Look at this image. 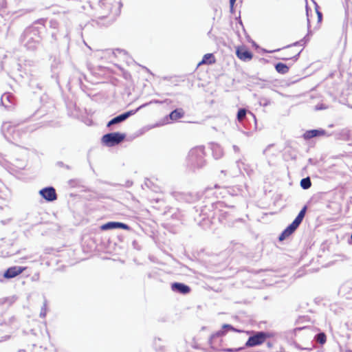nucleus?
<instances>
[{
	"label": "nucleus",
	"instance_id": "obj_35",
	"mask_svg": "<svg viewBox=\"0 0 352 352\" xmlns=\"http://www.w3.org/2000/svg\"><path fill=\"white\" fill-rule=\"evenodd\" d=\"M98 182L100 184H105L110 185V186H119V185H120L119 184H117V183L109 182L104 181V180H102V179H98Z\"/></svg>",
	"mask_w": 352,
	"mask_h": 352
},
{
	"label": "nucleus",
	"instance_id": "obj_59",
	"mask_svg": "<svg viewBox=\"0 0 352 352\" xmlns=\"http://www.w3.org/2000/svg\"><path fill=\"white\" fill-rule=\"evenodd\" d=\"M18 352H26L25 349H19Z\"/></svg>",
	"mask_w": 352,
	"mask_h": 352
},
{
	"label": "nucleus",
	"instance_id": "obj_30",
	"mask_svg": "<svg viewBox=\"0 0 352 352\" xmlns=\"http://www.w3.org/2000/svg\"><path fill=\"white\" fill-rule=\"evenodd\" d=\"M59 36H61L62 42L64 44L68 45L69 43V32H67V30H66L65 32L63 34L60 33Z\"/></svg>",
	"mask_w": 352,
	"mask_h": 352
},
{
	"label": "nucleus",
	"instance_id": "obj_40",
	"mask_svg": "<svg viewBox=\"0 0 352 352\" xmlns=\"http://www.w3.org/2000/svg\"><path fill=\"white\" fill-rule=\"evenodd\" d=\"M230 3V12L233 14L235 12V3H232V2H229Z\"/></svg>",
	"mask_w": 352,
	"mask_h": 352
},
{
	"label": "nucleus",
	"instance_id": "obj_46",
	"mask_svg": "<svg viewBox=\"0 0 352 352\" xmlns=\"http://www.w3.org/2000/svg\"><path fill=\"white\" fill-rule=\"evenodd\" d=\"M308 163H309V164H312V165H315V164H316V162H315V161H314V159H312V158H309V159H308Z\"/></svg>",
	"mask_w": 352,
	"mask_h": 352
},
{
	"label": "nucleus",
	"instance_id": "obj_44",
	"mask_svg": "<svg viewBox=\"0 0 352 352\" xmlns=\"http://www.w3.org/2000/svg\"><path fill=\"white\" fill-rule=\"evenodd\" d=\"M116 51L118 52L119 53H124V54H127L126 51L122 49L117 48L116 49Z\"/></svg>",
	"mask_w": 352,
	"mask_h": 352
},
{
	"label": "nucleus",
	"instance_id": "obj_4",
	"mask_svg": "<svg viewBox=\"0 0 352 352\" xmlns=\"http://www.w3.org/2000/svg\"><path fill=\"white\" fill-rule=\"evenodd\" d=\"M228 331H234L237 333H242L241 329L235 328L233 325L230 324H223L221 329L215 333H212L209 338V344L210 347L218 351H221L222 346V337L226 335Z\"/></svg>",
	"mask_w": 352,
	"mask_h": 352
},
{
	"label": "nucleus",
	"instance_id": "obj_28",
	"mask_svg": "<svg viewBox=\"0 0 352 352\" xmlns=\"http://www.w3.org/2000/svg\"><path fill=\"white\" fill-rule=\"evenodd\" d=\"M212 154L216 160L219 159L222 156L223 153L221 147L219 145L216 144L213 146Z\"/></svg>",
	"mask_w": 352,
	"mask_h": 352
},
{
	"label": "nucleus",
	"instance_id": "obj_20",
	"mask_svg": "<svg viewBox=\"0 0 352 352\" xmlns=\"http://www.w3.org/2000/svg\"><path fill=\"white\" fill-rule=\"evenodd\" d=\"M170 289L173 292L182 295H187L191 292V288L189 285L181 282L172 283L170 284Z\"/></svg>",
	"mask_w": 352,
	"mask_h": 352
},
{
	"label": "nucleus",
	"instance_id": "obj_11",
	"mask_svg": "<svg viewBox=\"0 0 352 352\" xmlns=\"http://www.w3.org/2000/svg\"><path fill=\"white\" fill-rule=\"evenodd\" d=\"M185 115V111L182 108H176L171 111L167 116H166L160 123H156L155 126H162L169 124L170 122H175L180 118H182Z\"/></svg>",
	"mask_w": 352,
	"mask_h": 352
},
{
	"label": "nucleus",
	"instance_id": "obj_32",
	"mask_svg": "<svg viewBox=\"0 0 352 352\" xmlns=\"http://www.w3.org/2000/svg\"><path fill=\"white\" fill-rule=\"evenodd\" d=\"M46 314H47V301L45 300L41 310L40 317L41 318H43L46 316Z\"/></svg>",
	"mask_w": 352,
	"mask_h": 352
},
{
	"label": "nucleus",
	"instance_id": "obj_34",
	"mask_svg": "<svg viewBox=\"0 0 352 352\" xmlns=\"http://www.w3.org/2000/svg\"><path fill=\"white\" fill-rule=\"evenodd\" d=\"M260 104L263 105L264 107H267V105L270 104L271 101L270 99H267L266 98H261L260 100Z\"/></svg>",
	"mask_w": 352,
	"mask_h": 352
},
{
	"label": "nucleus",
	"instance_id": "obj_33",
	"mask_svg": "<svg viewBox=\"0 0 352 352\" xmlns=\"http://www.w3.org/2000/svg\"><path fill=\"white\" fill-rule=\"evenodd\" d=\"M30 86L34 89V87L38 89H42V85L39 82H37L36 80H32L30 82Z\"/></svg>",
	"mask_w": 352,
	"mask_h": 352
},
{
	"label": "nucleus",
	"instance_id": "obj_63",
	"mask_svg": "<svg viewBox=\"0 0 352 352\" xmlns=\"http://www.w3.org/2000/svg\"><path fill=\"white\" fill-rule=\"evenodd\" d=\"M144 68L146 69V70H147L148 72H150V71H149V69L148 68H146V67H144Z\"/></svg>",
	"mask_w": 352,
	"mask_h": 352
},
{
	"label": "nucleus",
	"instance_id": "obj_60",
	"mask_svg": "<svg viewBox=\"0 0 352 352\" xmlns=\"http://www.w3.org/2000/svg\"><path fill=\"white\" fill-rule=\"evenodd\" d=\"M148 182H150V181L148 179H147V181H146L145 183H144L145 185L147 186H148Z\"/></svg>",
	"mask_w": 352,
	"mask_h": 352
},
{
	"label": "nucleus",
	"instance_id": "obj_18",
	"mask_svg": "<svg viewBox=\"0 0 352 352\" xmlns=\"http://www.w3.org/2000/svg\"><path fill=\"white\" fill-rule=\"evenodd\" d=\"M26 268V267L23 266H11L4 271L3 277L6 279L13 278L23 272Z\"/></svg>",
	"mask_w": 352,
	"mask_h": 352
},
{
	"label": "nucleus",
	"instance_id": "obj_55",
	"mask_svg": "<svg viewBox=\"0 0 352 352\" xmlns=\"http://www.w3.org/2000/svg\"><path fill=\"white\" fill-rule=\"evenodd\" d=\"M52 37L54 40H57V39H58L56 34H54V33L52 34Z\"/></svg>",
	"mask_w": 352,
	"mask_h": 352
},
{
	"label": "nucleus",
	"instance_id": "obj_7",
	"mask_svg": "<svg viewBox=\"0 0 352 352\" xmlns=\"http://www.w3.org/2000/svg\"><path fill=\"white\" fill-rule=\"evenodd\" d=\"M236 119L239 123L245 129H256V119L255 115L245 108L238 109Z\"/></svg>",
	"mask_w": 352,
	"mask_h": 352
},
{
	"label": "nucleus",
	"instance_id": "obj_64",
	"mask_svg": "<svg viewBox=\"0 0 352 352\" xmlns=\"http://www.w3.org/2000/svg\"><path fill=\"white\" fill-rule=\"evenodd\" d=\"M236 221H242V219H238Z\"/></svg>",
	"mask_w": 352,
	"mask_h": 352
},
{
	"label": "nucleus",
	"instance_id": "obj_9",
	"mask_svg": "<svg viewBox=\"0 0 352 352\" xmlns=\"http://www.w3.org/2000/svg\"><path fill=\"white\" fill-rule=\"evenodd\" d=\"M308 9H309V7L307 6V4L306 5V12H307V29H308V31H307V34L302 38L300 39V41H296L292 44H289V45H287L282 48H278V49H276V50H265L263 49V52L265 53H274V52H279L280 50H283V49H287V48H290L292 47H294V46H305L306 44L309 41V39H310V36H311L312 34V32L311 30H310V28H311V24H310V21H309V16H308Z\"/></svg>",
	"mask_w": 352,
	"mask_h": 352
},
{
	"label": "nucleus",
	"instance_id": "obj_13",
	"mask_svg": "<svg viewBox=\"0 0 352 352\" xmlns=\"http://www.w3.org/2000/svg\"><path fill=\"white\" fill-rule=\"evenodd\" d=\"M221 208L219 207L211 214H212V223L217 220L221 224L230 226V223L232 222L231 214L228 212L221 210Z\"/></svg>",
	"mask_w": 352,
	"mask_h": 352
},
{
	"label": "nucleus",
	"instance_id": "obj_41",
	"mask_svg": "<svg viewBox=\"0 0 352 352\" xmlns=\"http://www.w3.org/2000/svg\"><path fill=\"white\" fill-rule=\"evenodd\" d=\"M5 96L6 97V98H7V100H8V101H10V98H12V95H10V94H4V95H3V96H1V104H3V98Z\"/></svg>",
	"mask_w": 352,
	"mask_h": 352
},
{
	"label": "nucleus",
	"instance_id": "obj_56",
	"mask_svg": "<svg viewBox=\"0 0 352 352\" xmlns=\"http://www.w3.org/2000/svg\"><path fill=\"white\" fill-rule=\"evenodd\" d=\"M252 45L254 47H258V45L256 42H254L253 41H252Z\"/></svg>",
	"mask_w": 352,
	"mask_h": 352
},
{
	"label": "nucleus",
	"instance_id": "obj_5",
	"mask_svg": "<svg viewBox=\"0 0 352 352\" xmlns=\"http://www.w3.org/2000/svg\"><path fill=\"white\" fill-rule=\"evenodd\" d=\"M307 210V206L305 205L296 218L293 220V221L289 223L279 234L278 239V241L282 242L289 238L294 232L297 230V228L300 226L301 223L302 222L306 214Z\"/></svg>",
	"mask_w": 352,
	"mask_h": 352
},
{
	"label": "nucleus",
	"instance_id": "obj_29",
	"mask_svg": "<svg viewBox=\"0 0 352 352\" xmlns=\"http://www.w3.org/2000/svg\"><path fill=\"white\" fill-rule=\"evenodd\" d=\"M302 50H303L302 49L300 50L296 54H295L294 56H293L292 57L277 58V59H280V60H285V61L292 60L293 62H296L299 59L300 53L302 52Z\"/></svg>",
	"mask_w": 352,
	"mask_h": 352
},
{
	"label": "nucleus",
	"instance_id": "obj_22",
	"mask_svg": "<svg viewBox=\"0 0 352 352\" xmlns=\"http://www.w3.org/2000/svg\"><path fill=\"white\" fill-rule=\"evenodd\" d=\"M216 62L215 57L213 54L208 53L204 55L202 60L198 64L199 65L204 64V65H212Z\"/></svg>",
	"mask_w": 352,
	"mask_h": 352
},
{
	"label": "nucleus",
	"instance_id": "obj_27",
	"mask_svg": "<svg viewBox=\"0 0 352 352\" xmlns=\"http://www.w3.org/2000/svg\"><path fill=\"white\" fill-rule=\"evenodd\" d=\"M315 340L320 344H324L327 341V336L324 333L320 332L315 336Z\"/></svg>",
	"mask_w": 352,
	"mask_h": 352
},
{
	"label": "nucleus",
	"instance_id": "obj_19",
	"mask_svg": "<svg viewBox=\"0 0 352 352\" xmlns=\"http://www.w3.org/2000/svg\"><path fill=\"white\" fill-rule=\"evenodd\" d=\"M329 136V134H327V132L326 130L318 128V129H309L307 130L302 135V138L305 140H309L311 138H318V137H322V136Z\"/></svg>",
	"mask_w": 352,
	"mask_h": 352
},
{
	"label": "nucleus",
	"instance_id": "obj_21",
	"mask_svg": "<svg viewBox=\"0 0 352 352\" xmlns=\"http://www.w3.org/2000/svg\"><path fill=\"white\" fill-rule=\"evenodd\" d=\"M291 64H286L283 62H278L274 64L275 70L280 74L288 73Z\"/></svg>",
	"mask_w": 352,
	"mask_h": 352
},
{
	"label": "nucleus",
	"instance_id": "obj_53",
	"mask_svg": "<svg viewBox=\"0 0 352 352\" xmlns=\"http://www.w3.org/2000/svg\"><path fill=\"white\" fill-rule=\"evenodd\" d=\"M295 346H296V348H298V349H300V350L304 349L303 348H302V347L300 346V344H297V343H296V344H295Z\"/></svg>",
	"mask_w": 352,
	"mask_h": 352
},
{
	"label": "nucleus",
	"instance_id": "obj_14",
	"mask_svg": "<svg viewBox=\"0 0 352 352\" xmlns=\"http://www.w3.org/2000/svg\"><path fill=\"white\" fill-rule=\"evenodd\" d=\"M39 195L47 202H52L57 199L58 195L56 189L52 186H46L38 191Z\"/></svg>",
	"mask_w": 352,
	"mask_h": 352
},
{
	"label": "nucleus",
	"instance_id": "obj_51",
	"mask_svg": "<svg viewBox=\"0 0 352 352\" xmlns=\"http://www.w3.org/2000/svg\"><path fill=\"white\" fill-rule=\"evenodd\" d=\"M137 245H138V243H137V241H133V248H135V249H138V248H137Z\"/></svg>",
	"mask_w": 352,
	"mask_h": 352
},
{
	"label": "nucleus",
	"instance_id": "obj_31",
	"mask_svg": "<svg viewBox=\"0 0 352 352\" xmlns=\"http://www.w3.org/2000/svg\"><path fill=\"white\" fill-rule=\"evenodd\" d=\"M245 349V347H244V345H243V346L237 347V348H223L221 350V351H224V352H239V351H243Z\"/></svg>",
	"mask_w": 352,
	"mask_h": 352
},
{
	"label": "nucleus",
	"instance_id": "obj_6",
	"mask_svg": "<svg viewBox=\"0 0 352 352\" xmlns=\"http://www.w3.org/2000/svg\"><path fill=\"white\" fill-rule=\"evenodd\" d=\"M241 331L249 335V338L244 344L245 349L260 346L272 336L271 333L265 331Z\"/></svg>",
	"mask_w": 352,
	"mask_h": 352
},
{
	"label": "nucleus",
	"instance_id": "obj_62",
	"mask_svg": "<svg viewBox=\"0 0 352 352\" xmlns=\"http://www.w3.org/2000/svg\"><path fill=\"white\" fill-rule=\"evenodd\" d=\"M104 16H100V17H99V19H104Z\"/></svg>",
	"mask_w": 352,
	"mask_h": 352
},
{
	"label": "nucleus",
	"instance_id": "obj_54",
	"mask_svg": "<svg viewBox=\"0 0 352 352\" xmlns=\"http://www.w3.org/2000/svg\"><path fill=\"white\" fill-rule=\"evenodd\" d=\"M41 112V111L40 109H38L36 110L34 113L33 114V116H35V115H37V114H40V113Z\"/></svg>",
	"mask_w": 352,
	"mask_h": 352
},
{
	"label": "nucleus",
	"instance_id": "obj_26",
	"mask_svg": "<svg viewBox=\"0 0 352 352\" xmlns=\"http://www.w3.org/2000/svg\"><path fill=\"white\" fill-rule=\"evenodd\" d=\"M300 186L303 190H307L311 186V181L309 177H306L300 180Z\"/></svg>",
	"mask_w": 352,
	"mask_h": 352
},
{
	"label": "nucleus",
	"instance_id": "obj_47",
	"mask_svg": "<svg viewBox=\"0 0 352 352\" xmlns=\"http://www.w3.org/2000/svg\"><path fill=\"white\" fill-rule=\"evenodd\" d=\"M4 327H7V324L6 322H0V332L3 331L2 328Z\"/></svg>",
	"mask_w": 352,
	"mask_h": 352
},
{
	"label": "nucleus",
	"instance_id": "obj_2",
	"mask_svg": "<svg viewBox=\"0 0 352 352\" xmlns=\"http://www.w3.org/2000/svg\"><path fill=\"white\" fill-rule=\"evenodd\" d=\"M223 205V202L217 201L210 203L209 206L205 205L201 206L199 209L197 208V206H195L194 209L196 212H200L199 214V219H197V217H195V220L197 222V224L204 229L209 228L212 223V214H210L214 212V210L218 209L219 207H222Z\"/></svg>",
	"mask_w": 352,
	"mask_h": 352
},
{
	"label": "nucleus",
	"instance_id": "obj_38",
	"mask_svg": "<svg viewBox=\"0 0 352 352\" xmlns=\"http://www.w3.org/2000/svg\"><path fill=\"white\" fill-rule=\"evenodd\" d=\"M312 1H313V2L315 3L316 6V7H318L317 3H316L314 0H312ZM316 12H317V15H318V20L320 21V20H321V19H322V13H321L320 11H318V10H317V8H316Z\"/></svg>",
	"mask_w": 352,
	"mask_h": 352
},
{
	"label": "nucleus",
	"instance_id": "obj_50",
	"mask_svg": "<svg viewBox=\"0 0 352 352\" xmlns=\"http://www.w3.org/2000/svg\"><path fill=\"white\" fill-rule=\"evenodd\" d=\"M233 149L235 152H238L239 151V146H236V145H234L233 146Z\"/></svg>",
	"mask_w": 352,
	"mask_h": 352
},
{
	"label": "nucleus",
	"instance_id": "obj_36",
	"mask_svg": "<svg viewBox=\"0 0 352 352\" xmlns=\"http://www.w3.org/2000/svg\"><path fill=\"white\" fill-rule=\"evenodd\" d=\"M56 166L58 167H64L67 170H69L71 167L69 165L65 164L63 162L58 161L56 162Z\"/></svg>",
	"mask_w": 352,
	"mask_h": 352
},
{
	"label": "nucleus",
	"instance_id": "obj_48",
	"mask_svg": "<svg viewBox=\"0 0 352 352\" xmlns=\"http://www.w3.org/2000/svg\"><path fill=\"white\" fill-rule=\"evenodd\" d=\"M289 156H290L291 160H296L297 158V155L296 154H294V155L289 154Z\"/></svg>",
	"mask_w": 352,
	"mask_h": 352
},
{
	"label": "nucleus",
	"instance_id": "obj_24",
	"mask_svg": "<svg viewBox=\"0 0 352 352\" xmlns=\"http://www.w3.org/2000/svg\"><path fill=\"white\" fill-rule=\"evenodd\" d=\"M163 214L166 216L167 219H168V217L173 219H177L179 216L177 212V209L171 207H170L167 210H165Z\"/></svg>",
	"mask_w": 352,
	"mask_h": 352
},
{
	"label": "nucleus",
	"instance_id": "obj_52",
	"mask_svg": "<svg viewBox=\"0 0 352 352\" xmlns=\"http://www.w3.org/2000/svg\"><path fill=\"white\" fill-rule=\"evenodd\" d=\"M272 345H273V344H272V342L269 341V342H267V346L268 348H270V349L272 348Z\"/></svg>",
	"mask_w": 352,
	"mask_h": 352
},
{
	"label": "nucleus",
	"instance_id": "obj_1",
	"mask_svg": "<svg viewBox=\"0 0 352 352\" xmlns=\"http://www.w3.org/2000/svg\"><path fill=\"white\" fill-rule=\"evenodd\" d=\"M45 22L44 19H38L27 27L21 34L19 42L27 50L34 52L41 45V34L45 29Z\"/></svg>",
	"mask_w": 352,
	"mask_h": 352
},
{
	"label": "nucleus",
	"instance_id": "obj_58",
	"mask_svg": "<svg viewBox=\"0 0 352 352\" xmlns=\"http://www.w3.org/2000/svg\"><path fill=\"white\" fill-rule=\"evenodd\" d=\"M45 115V112L44 111H42V113H41L38 116L39 117H42Z\"/></svg>",
	"mask_w": 352,
	"mask_h": 352
},
{
	"label": "nucleus",
	"instance_id": "obj_23",
	"mask_svg": "<svg viewBox=\"0 0 352 352\" xmlns=\"http://www.w3.org/2000/svg\"><path fill=\"white\" fill-rule=\"evenodd\" d=\"M337 138L343 141H349L351 140L350 131L348 129H342L337 135Z\"/></svg>",
	"mask_w": 352,
	"mask_h": 352
},
{
	"label": "nucleus",
	"instance_id": "obj_8",
	"mask_svg": "<svg viewBox=\"0 0 352 352\" xmlns=\"http://www.w3.org/2000/svg\"><path fill=\"white\" fill-rule=\"evenodd\" d=\"M126 137V134L125 133L110 132L102 136L101 143L105 146L113 147L122 142Z\"/></svg>",
	"mask_w": 352,
	"mask_h": 352
},
{
	"label": "nucleus",
	"instance_id": "obj_17",
	"mask_svg": "<svg viewBox=\"0 0 352 352\" xmlns=\"http://www.w3.org/2000/svg\"><path fill=\"white\" fill-rule=\"evenodd\" d=\"M10 72L16 78H23L28 74L26 69L16 60H12Z\"/></svg>",
	"mask_w": 352,
	"mask_h": 352
},
{
	"label": "nucleus",
	"instance_id": "obj_61",
	"mask_svg": "<svg viewBox=\"0 0 352 352\" xmlns=\"http://www.w3.org/2000/svg\"><path fill=\"white\" fill-rule=\"evenodd\" d=\"M333 124H329V127H330V128H331V127H333Z\"/></svg>",
	"mask_w": 352,
	"mask_h": 352
},
{
	"label": "nucleus",
	"instance_id": "obj_42",
	"mask_svg": "<svg viewBox=\"0 0 352 352\" xmlns=\"http://www.w3.org/2000/svg\"><path fill=\"white\" fill-rule=\"evenodd\" d=\"M133 185V182L130 181V180H127L125 183V184L124 185L125 187H127V188H129L131 187V186Z\"/></svg>",
	"mask_w": 352,
	"mask_h": 352
},
{
	"label": "nucleus",
	"instance_id": "obj_10",
	"mask_svg": "<svg viewBox=\"0 0 352 352\" xmlns=\"http://www.w3.org/2000/svg\"><path fill=\"white\" fill-rule=\"evenodd\" d=\"M148 104L149 103H148V102L144 103V104H141L140 106H139L135 109L129 110V111L123 112V113H122L115 116L114 118L111 119L107 122V127L111 128L113 125L118 124H120V123H122V122H124L129 118H130L131 116L135 115L140 109H142V108L148 106Z\"/></svg>",
	"mask_w": 352,
	"mask_h": 352
},
{
	"label": "nucleus",
	"instance_id": "obj_49",
	"mask_svg": "<svg viewBox=\"0 0 352 352\" xmlns=\"http://www.w3.org/2000/svg\"><path fill=\"white\" fill-rule=\"evenodd\" d=\"M104 1H105V0H100V1H98V4H99V6H100V7H102V6H104Z\"/></svg>",
	"mask_w": 352,
	"mask_h": 352
},
{
	"label": "nucleus",
	"instance_id": "obj_37",
	"mask_svg": "<svg viewBox=\"0 0 352 352\" xmlns=\"http://www.w3.org/2000/svg\"><path fill=\"white\" fill-rule=\"evenodd\" d=\"M308 318H309L308 316H299L298 318L296 320V323L303 322L305 321H307Z\"/></svg>",
	"mask_w": 352,
	"mask_h": 352
},
{
	"label": "nucleus",
	"instance_id": "obj_39",
	"mask_svg": "<svg viewBox=\"0 0 352 352\" xmlns=\"http://www.w3.org/2000/svg\"><path fill=\"white\" fill-rule=\"evenodd\" d=\"M315 109H316V110H318V111L322 110V109H325L326 107L324 104H319L315 107Z\"/></svg>",
	"mask_w": 352,
	"mask_h": 352
},
{
	"label": "nucleus",
	"instance_id": "obj_25",
	"mask_svg": "<svg viewBox=\"0 0 352 352\" xmlns=\"http://www.w3.org/2000/svg\"><path fill=\"white\" fill-rule=\"evenodd\" d=\"M162 340L160 338H155L153 341V347L157 352H165L164 346L162 344Z\"/></svg>",
	"mask_w": 352,
	"mask_h": 352
},
{
	"label": "nucleus",
	"instance_id": "obj_15",
	"mask_svg": "<svg viewBox=\"0 0 352 352\" xmlns=\"http://www.w3.org/2000/svg\"><path fill=\"white\" fill-rule=\"evenodd\" d=\"M100 230L102 231L122 229L131 231L133 229L128 224L120 221H108L100 226Z\"/></svg>",
	"mask_w": 352,
	"mask_h": 352
},
{
	"label": "nucleus",
	"instance_id": "obj_45",
	"mask_svg": "<svg viewBox=\"0 0 352 352\" xmlns=\"http://www.w3.org/2000/svg\"><path fill=\"white\" fill-rule=\"evenodd\" d=\"M236 20H238V23L242 26L243 30H245V28H244V26L243 25V22L240 18V16L239 17L236 18Z\"/></svg>",
	"mask_w": 352,
	"mask_h": 352
},
{
	"label": "nucleus",
	"instance_id": "obj_12",
	"mask_svg": "<svg viewBox=\"0 0 352 352\" xmlns=\"http://www.w3.org/2000/svg\"><path fill=\"white\" fill-rule=\"evenodd\" d=\"M173 196L179 201L186 203H194L200 199L199 192H173Z\"/></svg>",
	"mask_w": 352,
	"mask_h": 352
},
{
	"label": "nucleus",
	"instance_id": "obj_16",
	"mask_svg": "<svg viewBox=\"0 0 352 352\" xmlns=\"http://www.w3.org/2000/svg\"><path fill=\"white\" fill-rule=\"evenodd\" d=\"M236 56L243 61H250L253 58L252 51L245 45H240L236 48Z\"/></svg>",
	"mask_w": 352,
	"mask_h": 352
},
{
	"label": "nucleus",
	"instance_id": "obj_3",
	"mask_svg": "<svg viewBox=\"0 0 352 352\" xmlns=\"http://www.w3.org/2000/svg\"><path fill=\"white\" fill-rule=\"evenodd\" d=\"M204 146H197L192 148L188 153V166L192 171L202 169L206 165Z\"/></svg>",
	"mask_w": 352,
	"mask_h": 352
},
{
	"label": "nucleus",
	"instance_id": "obj_57",
	"mask_svg": "<svg viewBox=\"0 0 352 352\" xmlns=\"http://www.w3.org/2000/svg\"><path fill=\"white\" fill-rule=\"evenodd\" d=\"M236 0H229V2H232V3H236Z\"/></svg>",
	"mask_w": 352,
	"mask_h": 352
},
{
	"label": "nucleus",
	"instance_id": "obj_43",
	"mask_svg": "<svg viewBox=\"0 0 352 352\" xmlns=\"http://www.w3.org/2000/svg\"><path fill=\"white\" fill-rule=\"evenodd\" d=\"M307 326H304V327H296V328H295V329H294V332L299 331H301V330H302V329H307Z\"/></svg>",
	"mask_w": 352,
	"mask_h": 352
}]
</instances>
